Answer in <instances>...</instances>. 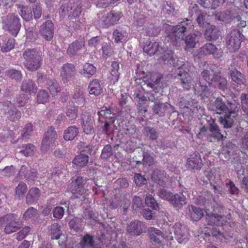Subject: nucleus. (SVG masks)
Here are the masks:
<instances>
[{
	"label": "nucleus",
	"mask_w": 248,
	"mask_h": 248,
	"mask_svg": "<svg viewBox=\"0 0 248 248\" xmlns=\"http://www.w3.org/2000/svg\"><path fill=\"white\" fill-rule=\"evenodd\" d=\"M120 63L118 62H112L111 64L112 69L110 72V80L113 84L117 82L120 78V73L119 72L120 69Z\"/></svg>",
	"instance_id": "40"
},
{
	"label": "nucleus",
	"mask_w": 248,
	"mask_h": 248,
	"mask_svg": "<svg viewBox=\"0 0 248 248\" xmlns=\"http://www.w3.org/2000/svg\"><path fill=\"white\" fill-rule=\"evenodd\" d=\"M208 125L203 126L200 128V131L197 135L199 139H203L210 142L223 140L226 138L220 132L216 120L210 117L206 118Z\"/></svg>",
	"instance_id": "3"
},
{
	"label": "nucleus",
	"mask_w": 248,
	"mask_h": 248,
	"mask_svg": "<svg viewBox=\"0 0 248 248\" xmlns=\"http://www.w3.org/2000/svg\"><path fill=\"white\" fill-rule=\"evenodd\" d=\"M35 146L31 143L23 145L16 148V152L21 153L26 156H31L33 154Z\"/></svg>",
	"instance_id": "41"
},
{
	"label": "nucleus",
	"mask_w": 248,
	"mask_h": 248,
	"mask_svg": "<svg viewBox=\"0 0 248 248\" xmlns=\"http://www.w3.org/2000/svg\"><path fill=\"white\" fill-rule=\"evenodd\" d=\"M242 36L240 31L238 30H233L227 34L226 44L230 52H235L240 48Z\"/></svg>",
	"instance_id": "7"
},
{
	"label": "nucleus",
	"mask_w": 248,
	"mask_h": 248,
	"mask_svg": "<svg viewBox=\"0 0 248 248\" xmlns=\"http://www.w3.org/2000/svg\"><path fill=\"white\" fill-rule=\"evenodd\" d=\"M78 146L80 151V153L90 155L93 151V145L86 142L80 141L79 142Z\"/></svg>",
	"instance_id": "57"
},
{
	"label": "nucleus",
	"mask_w": 248,
	"mask_h": 248,
	"mask_svg": "<svg viewBox=\"0 0 248 248\" xmlns=\"http://www.w3.org/2000/svg\"><path fill=\"white\" fill-rule=\"evenodd\" d=\"M84 46L83 42L76 41L69 45L67 52L70 56L76 55L82 49Z\"/></svg>",
	"instance_id": "37"
},
{
	"label": "nucleus",
	"mask_w": 248,
	"mask_h": 248,
	"mask_svg": "<svg viewBox=\"0 0 248 248\" xmlns=\"http://www.w3.org/2000/svg\"><path fill=\"white\" fill-rule=\"evenodd\" d=\"M170 203L177 210L181 209L187 202V199L182 193L173 194Z\"/></svg>",
	"instance_id": "22"
},
{
	"label": "nucleus",
	"mask_w": 248,
	"mask_h": 248,
	"mask_svg": "<svg viewBox=\"0 0 248 248\" xmlns=\"http://www.w3.org/2000/svg\"><path fill=\"white\" fill-rule=\"evenodd\" d=\"M162 79V76L158 75L156 78L153 77L150 79L145 81L147 83L148 86L153 89L154 90L159 91L163 88Z\"/></svg>",
	"instance_id": "33"
},
{
	"label": "nucleus",
	"mask_w": 248,
	"mask_h": 248,
	"mask_svg": "<svg viewBox=\"0 0 248 248\" xmlns=\"http://www.w3.org/2000/svg\"><path fill=\"white\" fill-rule=\"evenodd\" d=\"M65 114L70 120L76 119L78 115V108L75 106L73 102L69 103L65 108Z\"/></svg>",
	"instance_id": "42"
},
{
	"label": "nucleus",
	"mask_w": 248,
	"mask_h": 248,
	"mask_svg": "<svg viewBox=\"0 0 248 248\" xmlns=\"http://www.w3.org/2000/svg\"><path fill=\"white\" fill-rule=\"evenodd\" d=\"M21 90L22 92L30 94H35L37 91V87L32 80L24 79L21 86Z\"/></svg>",
	"instance_id": "32"
},
{
	"label": "nucleus",
	"mask_w": 248,
	"mask_h": 248,
	"mask_svg": "<svg viewBox=\"0 0 248 248\" xmlns=\"http://www.w3.org/2000/svg\"><path fill=\"white\" fill-rule=\"evenodd\" d=\"M18 216L16 214H9L4 216V219L7 222L4 232L10 234L17 231L20 228V223L17 221Z\"/></svg>",
	"instance_id": "11"
},
{
	"label": "nucleus",
	"mask_w": 248,
	"mask_h": 248,
	"mask_svg": "<svg viewBox=\"0 0 248 248\" xmlns=\"http://www.w3.org/2000/svg\"><path fill=\"white\" fill-rule=\"evenodd\" d=\"M20 19L15 14H9L3 17V29L14 36H16L21 28Z\"/></svg>",
	"instance_id": "5"
},
{
	"label": "nucleus",
	"mask_w": 248,
	"mask_h": 248,
	"mask_svg": "<svg viewBox=\"0 0 248 248\" xmlns=\"http://www.w3.org/2000/svg\"><path fill=\"white\" fill-rule=\"evenodd\" d=\"M96 69L93 64L86 63L83 66V69L80 73L88 78L91 77L96 72Z\"/></svg>",
	"instance_id": "45"
},
{
	"label": "nucleus",
	"mask_w": 248,
	"mask_h": 248,
	"mask_svg": "<svg viewBox=\"0 0 248 248\" xmlns=\"http://www.w3.org/2000/svg\"><path fill=\"white\" fill-rule=\"evenodd\" d=\"M40 196V191L37 187L31 188L26 197V203L28 205H31L36 203Z\"/></svg>",
	"instance_id": "29"
},
{
	"label": "nucleus",
	"mask_w": 248,
	"mask_h": 248,
	"mask_svg": "<svg viewBox=\"0 0 248 248\" xmlns=\"http://www.w3.org/2000/svg\"><path fill=\"white\" fill-rule=\"evenodd\" d=\"M185 213L191 219L198 221L203 216V212L202 209L192 205H188L185 210Z\"/></svg>",
	"instance_id": "19"
},
{
	"label": "nucleus",
	"mask_w": 248,
	"mask_h": 248,
	"mask_svg": "<svg viewBox=\"0 0 248 248\" xmlns=\"http://www.w3.org/2000/svg\"><path fill=\"white\" fill-rule=\"evenodd\" d=\"M199 55L201 56L212 55L215 58L218 59L222 56V51L217 52V47L212 43H206L200 48Z\"/></svg>",
	"instance_id": "17"
},
{
	"label": "nucleus",
	"mask_w": 248,
	"mask_h": 248,
	"mask_svg": "<svg viewBox=\"0 0 248 248\" xmlns=\"http://www.w3.org/2000/svg\"><path fill=\"white\" fill-rule=\"evenodd\" d=\"M160 28L155 25H150L147 28L146 33L150 36H157L160 32Z\"/></svg>",
	"instance_id": "64"
},
{
	"label": "nucleus",
	"mask_w": 248,
	"mask_h": 248,
	"mask_svg": "<svg viewBox=\"0 0 248 248\" xmlns=\"http://www.w3.org/2000/svg\"><path fill=\"white\" fill-rule=\"evenodd\" d=\"M206 213V219L207 224L209 225L213 226L217 225L219 226L222 224L221 220L222 217L221 215L217 214H211L210 212H205Z\"/></svg>",
	"instance_id": "39"
},
{
	"label": "nucleus",
	"mask_w": 248,
	"mask_h": 248,
	"mask_svg": "<svg viewBox=\"0 0 248 248\" xmlns=\"http://www.w3.org/2000/svg\"><path fill=\"white\" fill-rule=\"evenodd\" d=\"M146 228L145 224L141 221H132L127 227V232L131 235H140Z\"/></svg>",
	"instance_id": "20"
},
{
	"label": "nucleus",
	"mask_w": 248,
	"mask_h": 248,
	"mask_svg": "<svg viewBox=\"0 0 248 248\" xmlns=\"http://www.w3.org/2000/svg\"><path fill=\"white\" fill-rule=\"evenodd\" d=\"M231 107L227 112L223 114V116L219 118L221 124L226 128H230L233 125L238 115L239 104H232Z\"/></svg>",
	"instance_id": "8"
},
{
	"label": "nucleus",
	"mask_w": 248,
	"mask_h": 248,
	"mask_svg": "<svg viewBox=\"0 0 248 248\" xmlns=\"http://www.w3.org/2000/svg\"><path fill=\"white\" fill-rule=\"evenodd\" d=\"M193 26L190 22L186 23L185 21H182L177 25L172 26L171 32L176 40H182L184 37L185 33L187 32Z\"/></svg>",
	"instance_id": "12"
},
{
	"label": "nucleus",
	"mask_w": 248,
	"mask_h": 248,
	"mask_svg": "<svg viewBox=\"0 0 248 248\" xmlns=\"http://www.w3.org/2000/svg\"><path fill=\"white\" fill-rule=\"evenodd\" d=\"M173 107L169 103L162 102H155L153 107V112L154 115L159 117H163L166 112L169 108H172Z\"/></svg>",
	"instance_id": "23"
},
{
	"label": "nucleus",
	"mask_w": 248,
	"mask_h": 248,
	"mask_svg": "<svg viewBox=\"0 0 248 248\" xmlns=\"http://www.w3.org/2000/svg\"><path fill=\"white\" fill-rule=\"evenodd\" d=\"M19 14L23 19L27 22L32 19L31 10L27 6H21L19 7Z\"/></svg>",
	"instance_id": "46"
},
{
	"label": "nucleus",
	"mask_w": 248,
	"mask_h": 248,
	"mask_svg": "<svg viewBox=\"0 0 248 248\" xmlns=\"http://www.w3.org/2000/svg\"><path fill=\"white\" fill-rule=\"evenodd\" d=\"M54 27L50 20H47L41 26L40 29L41 35L46 41H50L54 35Z\"/></svg>",
	"instance_id": "16"
},
{
	"label": "nucleus",
	"mask_w": 248,
	"mask_h": 248,
	"mask_svg": "<svg viewBox=\"0 0 248 248\" xmlns=\"http://www.w3.org/2000/svg\"><path fill=\"white\" fill-rule=\"evenodd\" d=\"M145 135L151 140H156L159 137L157 131L154 127L146 126L144 128Z\"/></svg>",
	"instance_id": "48"
},
{
	"label": "nucleus",
	"mask_w": 248,
	"mask_h": 248,
	"mask_svg": "<svg viewBox=\"0 0 248 248\" xmlns=\"http://www.w3.org/2000/svg\"><path fill=\"white\" fill-rule=\"evenodd\" d=\"M47 88L52 95H55L61 91L60 86L55 79H49L47 82Z\"/></svg>",
	"instance_id": "43"
},
{
	"label": "nucleus",
	"mask_w": 248,
	"mask_h": 248,
	"mask_svg": "<svg viewBox=\"0 0 248 248\" xmlns=\"http://www.w3.org/2000/svg\"><path fill=\"white\" fill-rule=\"evenodd\" d=\"M48 234L51 239H59L62 234L61 226L59 224L55 223L48 227Z\"/></svg>",
	"instance_id": "35"
},
{
	"label": "nucleus",
	"mask_w": 248,
	"mask_h": 248,
	"mask_svg": "<svg viewBox=\"0 0 248 248\" xmlns=\"http://www.w3.org/2000/svg\"><path fill=\"white\" fill-rule=\"evenodd\" d=\"M17 175L20 177H24L29 181H33L37 178L36 171L25 165L21 167Z\"/></svg>",
	"instance_id": "21"
},
{
	"label": "nucleus",
	"mask_w": 248,
	"mask_h": 248,
	"mask_svg": "<svg viewBox=\"0 0 248 248\" xmlns=\"http://www.w3.org/2000/svg\"><path fill=\"white\" fill-rule=\"evenodd\" d=\"M143 165L146 166H151L154 163V158L153 156L148 152L143 151L142 153Z\"/></svg>",
	"instance_id": "63"
},
{
	"label": "nucleus",
	"mask_w": 248,
	"mask_h": 248,
	"mask_svg": "<svg viewBox=\"0 0 248 248\" xmlns=\"http://www.w3.org/2000/svg\"><path fill=\"white\" fill-rule=\"evenodd\" d=\"M202 36V33L199 31L190 33L184 37L181 40L185 43V50L189 51L190 49L195 48L196 44L199 42V39Z\"/></svg>",
	"instance_id": "15"
},
{
	"label": "nucleus",
	"mask_w": 248,
	"mask_h": 248,
	"mask_svg": "<svg viewBox=\"0 0 248 248\" xmlns=\"http://www.w3.org/2000/svg\"><path fill=\"white\" fill-rule=\"evenodd\" d=\"M76 67L72 63H66L63 65L61 72L62 80L64 83L71 81L76 74Z\"/></svg>",
	"instance_id": "14"
},
{
	"label": "nucleus",
	"mask_w": 248,
	"mask_h": 248,
	"mask_svg": "<svg viewBox=\"0 0 248 248\" xmlns=\"http://www.w3.org/2000/svg\"><path fill=\"white\" fill-rule=\"evenodd\" d=\"M63 206H57L53 210V217L57 219H61L63 217L64 212H69L68 201L65 202L64 203H61Z\"/></svg>",
	"instance_id": "34"
},
{
	"label": "nucleus",
	"mask_w": 248,
	"mask_h": 248,
	"mask_svg": "<svg viewBox=\"0 0 248 248\" xmlns=\"http://www.w3.org/2000/svg\"><path fill=\"white\" fill-rule=\"evenodd\" d=\"M152 180L159 185L164 186L165 185V182L163 180V177L161 174V171L156 170L154 171L152 176Z\"/></svg>",
	"instance_id": "58"
},
{
	"label": "nucleus",
	"mask_w": 248,
	"mask_h": 248,
	"mask_svg": "<svg viewBox=\"0 0 248 248\" xmlns=\"http://www.w3.org/2000/svg\"><path fill=\"white\" fill-rule=\"evenodd\" d=\"M78 129L76 125L68 127L63 132V137L66 141L73 140L78 134Z\"/></svg>",
	"instance_id": "36"
},
{
	"label": "nucleus",
	"mask_w": 248,
	"mask_h": 248,
	"mask_svg": "<svg viewBox=\"0 0 248 248\" xmlns=\"http://www.w3.org/2000/svg\"><path fill=\"white\" fill-rule=\"evenodd\" d=\"M127 33L125 31L115 30L113 32V37L117 43H122L125 41Z\"/></svg>",
	"instance_id": "53"
},
{
	"label": "nucleus",
	"mask_w": 248,
	"mask_h": 248,
	"mask_svg": "<svg viewBox=\"0 0 248 248\" xmlns=\"http://www.w3.org/2000/svg\"><path fill=\"white\" fill-rule=\"evenodd\" d=\"M69 227L75 231L78 232L82 230V225L79 219L74 218L69 222Z\"/></svg>",
	"instance_id": "61"
},
{
	"label": "nucleus",
	"mask_w": 248,
	"mask_h": 248,
	"mask_svg": "<svg viewBox=\"0 0 248 248\" xmlns=\"http://www.w3.org/2000/svg\"><path fill=\"white\" fill-rule=\"evenodd\" d=\"M27 187L24 183H20L16 188L15 198L20 200L23 197V195L26 192Z\"/></svg>",
	"instance_id": "52"
},
{
	"label": "nucleus",
	"mask_w": 248,
	"mask_h": 248,
	"mask_svg": "<svg viewBox=\"0 0 248 248\" xmlns=\"http://www.w3.org/2000/svg\"><path fill=\"white\" fill-rule=\"evenodd\" d=\"M173 193L170 191H168L166 189L163 187L158 189L157 192V195L162 199L166 200L169 202L170 201L171 198L172 197Z\"/></svg>",
	"instance_id": "59"
},
{
	"label": "nucleus",
	"mask_w": 248,
	"mask_h": 248,
	"mask_svg": "<svg viewBox=\"0 0 248 248\" xmlns=\"http://www.w3.org/2000/svg\"><path fill=\"white\" fill-rule=\"evenodd\" d=\"M79 245L81 248H100L95 244L94 237L89 234H86L82 237Z\"/></svg>",
	"instance_id": "28"
},
{
	"label": "nucleus",
	"mask_w": 248,
	"mask_h": 248,
	"mask_svg": "<svg viewBox=\"0 0 248 248\" xmlns=\"http://www.w3.org/2000/svg\"><path fill=\"white\" fill-rule=\"evenodd\" d=\"M143 50L144 52L150 56L161 54L163 51V48L159 46V43L157 42H150L148 44L145 45Z\"/></svg>",
	"instance_id": "27"
},
{
	"label": "nucleus",
	"mask_w": 248,
	"mask_h": 248,
	"mask_svg": "<svg viewBox=\"0 0 248 248\" xmlns=\"http://www.w3.org/2000/svg\"><path fill=\"white\" fill-rule=\"evenodd\" d=\"M49 94L48 92L44 90L40 91L37 95V102L39 103H46L49 98Z\"/></svg>",
	"instance_id": "62"
},
{
	"label": "nucleus",
	"mask_w": 248,
	"mask_h": 248,
	"mask_svg": "<svg viewBox=\"0 0 248 248\" xmlns=\"http://www.w3.org/2000/svg\"><path fill=\"white\" fill-rule=\"evenodd\" d=\"M33 125L31 123H27L23 128V132L18 140L26 141L31 136Z\"/></svg>",
	"instance_id": "47"
},
{
	"label": "nucleus",
	"mask_w": 248,
	"mask_h": 248,
	"mask_svg": "<svg viewBox=\"0 0 248 248\" xmlns=\"http://www.w3.org/2000/svg\"><path fill=\"white\" fill-rule=\"evenodd\" d=\"M234 103L238 104L235 100L230 101L224 97L223 98L217 97L213 102V105L217 113L222 114L227 112L230 110V108H232V104L233 105Z\"/></svg>",
	"instance_id": "10"
},
{
	"label": "nucleus",
	"mask_w": 248,
	"mask_h": 248,
	"mask_svg": "<svg viewBox=\"0 0 248 248\" xmlns=\"http://www.w3.org/2000/svg\"><path fill=\"white\" fill-rule=\"evenodd\" d=\"M198 81L200 89L197 85L193 86L195 93L203 94L205 96L210 94L211 87L222 91H225L227 88V79L220 74V71L215 66L203 69L199 75Z\"/></svg>",
	"instance_id": "1"
},
{
	"label": "nucleus",
	"mask_w": 248,
	"mask_h": 248,
	"mask_svg": "<svg viewBox=\"0 0 248 248\" xmlns=\"http://www.w3.org/2000/svg\"><path fill=\"white\" fill-rule=\"evenodd\" d=\"M145 202L148 206L151 207L153 210H159V204L157 202L154 197L152 195L148 194L146 195L145 199Z\"/></svg>",
	"instance_id": "51"
},
{
	"label": "nucleus",
	"mask_w": 248,
	"mask_h": 248,
	"mask_svg": "<svg viewBox=\"0 0 248 248\" xmlns=\"http://www.w3.org/2000/svg\"><path fill=\"white\" fill-rule=\"evenodd\" d=\"M228 73L231 76L232 81L237 84V87L240 86L241 88V86H245L246 79L245 76L240 71L235 68L229 69Z\"/></svg>",
	"instance_id": "24"
},
{
	"label": "nucleus",
	"mask_w": 248,
	"mask_h": 248,
	"mask_svg": "<svg viewBox=\"0 0 248 248\" xmlns=\"http://www.w3.org/2000/svg\"><path fill=\"white\" fill-rule=\"evenodd\" d=\"M123 16L121 12L114 10L107 13L99 14L98 15V24L102 28H108L117 24Z\"/></svg>",
	"instance_id": "6"
},
{
	"label": "nucleus",
	"mask_w": 248,
	"mask_h": 248,
	"mask_svg": "<svg viewBox=\"0 0 248 248\" xmlns=\"http://www.w3.org/2000/svg\"><path fill=\"white\" fill-rule=\"evenodd\" d=\"M7 117L13 122L17 121L21 118V112L16 108L13 107L7 112Z\"/></svg>",
	"instance_id": "50"
},
{
	"label": "nucleus",
	"mask_w": 248,
	"mask_h": 248,
	"mask_svg": "<svg viewBox=\"0 0 248 248\" xmlns=\"http://www.w3.org/2000/svg\"><path fill=\"white\" fill-rule=\"evenodd\" d=\"M24 65L29 71L38 70L42 64V58L35 49L28 48L23 53Z\"/></svg>",
	"instance_id": "4"
},
{
	"label": "nucleus",
	"mask_w": 248,
	"mask_h": 248,
	"mask_svg": "<svg viewBox=\"0 0 248 248\" xmlns=\"http://www.w3.org/2000/svg\"><path fill=\"white\" fill-rule=\"evenodd\" d=\"M175 238L180 243H183L187 238V229L180 223H176L173 227Z\"/></svg>",
	"instance_id": "25"
},
{
	"label": "nucleus",
	"mask_w": 248,
	"mask_h": 248,
	"mask_svg": "<svg viewBox=\"0 0 248 248\" xmlns=\"http://www.w3.org/2000/svg\"><path fill=\"white\" fill-rule=\"evenodd\" d=\"M68 191L73 195H75V197L78 198V196L82 195L84 194L85 190L80 189V188L72 181L69 186Z\"/></svg>",
	"instance_id": "54"
},
{
	"label": "nucleus",
	"mask_w": 248,
	"mask_h": 248,
	"mask_svg": "<svg viewBox=\"0 0 248 248\" xmlns=\"http://www.w3.org/2000/svg\"><path fill=\"white\" fill-rule=\"evenodd\" d=\"M220 35L218 29L214 25L209 24L205 30L204 36L208 40H216Z\"/></svg>",
	"instance_id": "31"
},
{
	"label": "nucleus",
	"mask_w": 248,
	"mask_h": 248,
	"mask_svg": "<svg viewBox=\"0 0 248 248\" xmlns=\"http://www.w3.org/2000/svg\"><path fill=\"white\" fill-rule=\"evenodd\" d=\"M150 234L151 240L155 244L162 245L164 239L173 240V236L171 232L165 234L162 232L155 228H150L148 230Z\"/></svg>",
	"instance_id": "13"
},
{
	"label": "nucleus",
	"mask_w": 248,
	"mask_h": 248,
	"mask_svg": "<svg viewBox=\"0 0 248 248\" xmlns=\"http://www.w3.org/2000/svg\"><path fill=\"white\" fill-rule=\"evenodd\" d=\"M88 89L90 94L97 96L102 93V88L98 79L93 80L90 83Z\"/></svg>",
	"instance_id": "38"
},
{
	"label": "nucleus",
	"mask_w": 248,
	"mask_h": 248,
	"mask_svg": "<svg viewBox=\"0 0 248 248\" xmlns=\"http://www.w3.org/2000/svg\"><path fill=\"white\" fill-rule=\"evenodd\" d=\"M191 10L195 12L197 15L196 21L199 26L202 28H204L205 23H206L205 20L206 14L198 10V7L197 6L193 7Z\"/></svg>",
	"instance_id": "44"
},
{
	"label": "nucleus",
	"mask_w": 248,
	"mask_h": 248,
	"mask_svg": "<svg viewBox=\"0 0 248 248\" xmlns=\"http://www.w3.org/2000/svg\"><path fill=\"white\" fill-rule=\"evenodd\" d=\"M162 60L167 64L172 65L174 67H178L176 71V76L175 77L179 80L181 86L184 90H189L191 89L193 85L192 84V78L191 76L189 71L188 69L184 66L182 64L183 62H180L181 63L178 64V59L174 57L173 51L170 50H167L164 52L162 57Z\"/></svg>",
	"instance_id": "2"
},
{
	"label": "nucleus",
	"mask_w": 248,
	"mask_h": 248,
	"mask_svg": "<svg viewBox=\"0 0 248 248\" xmlns=\"http://www.w3.org/2000/svg\"><path fill=\"white\" fill-rule=\"evenodd\" d=\"M57 134L55 129L52 127H49L45 133L44 138L54 142L57 139Z\"/></svg>",
	"instance_id": "60"
},
{
	"label": "nucleus",
	"mask_w": 248,
	"mask_h": 248,
	"mask_svg": "<svg viewBox=\"0 0 248 248\" xmlns=\"http://www.w3.org/2000/svg\"><path fill=\"white\" fill-rule=\"evenodd\" d=\"M15 44V40L14 39H5L3 41L1 50L3 52H8L14 47Z\"/></svg>",
	"instance_id": "56"
},
{
	"label": "nucleus",
	"mask_w": 248,
	"mask_h": 248,
	"mask_svg": "<svg viewBox=\"0 0 248 248\" xmlns=\"http://www.w3.org/2000/svg\"><path fill=\"white\" fill-rule=\"evenodd\" d=\"M75 0H71L62 5L61 6L60 15L61 16H65L68 14L69 12L72 10L73 6H74Z\"/></svg>",
	"instance_id": "55"
},
{
	"label": "nucleus",
	"mask_w": 248,
	"mask_h": 248,
	"mask_svg": "<svg viewBox=\"0 0 248 248\" xmlns=\"http://www.w3.org/2000/svg\"><path fill=\"white\" fill-rule=\"evenodd\" d=\"M215 19L224 22H229L232 19V15L230 11H225L217 13L215 15Z\"/></svg>",
	"instance_id": "49"
},
{
	"label": "nucleus",
	"mask_w": 248,
	"mask_h": 248,
	"mask_svg": "<svg viewBox=\"0 0 248 248\" xmlns=\"http://www.w3.org/2000/svg\"><path fill=\"white\" fill-rule=\"evenodd\" d=\"M202 165V160L198 153L191 155L187 160V168L191 170H199Z\"/></svg>",
	"instance_id": "26"
},
{
	"label": "nucleus",
	"mask_w": 248,
	"mask_h": 248,
	"mask_svg": "<svg viewBox=\"0 0 248 248\" xmlns=\"http://www.w3.org/2000/svg\"><path fill=\"white\" fill-rule=\"evenodd\" d=\"M89 157L87 154L80 153L75 156L72 160L73 167L78 168H83L86 166L89 162Z\"/></svg>",
	"instance_id": "30"
},
{
	"label": "nucleus",
	"mask_w": 248,
	"mask_h": 248,
	"mask_svg": "<svg viewBox=\"0 0 248 248\" xmlns=\"http://www.w3.org/2000/svg\"><path fill=\"white\" fill-rule=\"evenodd\" d=\"M195 203L200 206H203L205 212L214 211L215 201L212 193L208 191H204L199 195L195 200Z\"/></svg>",
	"instance_id": "9"
},
{
	"label": "nucleus",
	"mask_w": 248,
	"mask_h": 248,
	"mask_svg": "<svg viewBox=\"0 0 248 248\" xmlns=\"http://www.w3.org/2000/svg\"><path fill=\"white\" fill-rule=\"evenodd\" d=\"M97 114L99 116L98 122L101 124L103 123V122L101 121L100 119L103 118L106 121L109 120L112 122V124H113L114 123L117 116L116 114L113 112L112 109L105 106L101 108V109L98 111Z\"/></svg>",
	"instance_id": "18"
}]
</instances>
